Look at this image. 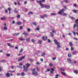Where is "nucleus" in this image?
Wrapping results in <instances>:
<instances>
[{"mask_svg":"<svg viewBox=\"0 0 78 78\" xmlns=\"http://www.w3.org/2000/svg\"><path fill=\"white\" fill-rule=\"evenodd\" d=\"M25 56H23L21 58H20V59L18 60L19 62H20V61H22V59H25Z\"/></svg>","mask_w":78,"mask_h":78,"instance_id":"5","label":"nucleus"},{"mask_svg":"<svg viewBox=\"0 0 78 78\" xmlns=\"http://www.w3.org/2000/svg\"><path fill=\"white\" fill-rule=\"evenodd\" d=\"M26 66H27L26 67L27 68H28L29 67V66H31V65L30 64H26Z\"/></svg>","mask_w":78,"mask_h":78,"instance_id":"12","label":"nucleus"},{"mask_svg":"<svg viewBox=\"0 0 78 78\" xmlns=\"http://www.w3.org/2000/svg\"><path fill=\"white\" fill-rule=\"evenodd\" d=\"M1 20H3V19H6V18L5 17H2L1 18Z\"/></svg>","mask_w":78,"mask_h":78,"instance_id":"43","label":"nucleus"},{"mask_svg":"<svg viewBox=\"0 0 78 78\" xmlns=\"http://www.w3.org/2000/svg\"><path fill=\"white\" fill-rule=\"evenodd\" d=\"M68 56L69 58H70L72 56V54H69L68 55Z\"/></svg>","mask_w":78,"mask_h":78,"instance_id":"31","label":"nucleus"},{"mask_svg":"<svg viewBox=\"0 0 78 78\" xmlns=\"http://www.w3.org/2000/svg\"><path fill=\"white\" fill-rule=\"evenodd\" d=\"M78 10H73V12H74V13H76L77 12V11Z\"/></svg>","mask_w":78,"mask_h":78,"instance_id":"28","label":"nucleus"},{"mask_svg":"<svg viewBox=\"0 0 78 78\" xmlns=\"http://www.w3.org/2000/svg\"><path fill=\"white\" fill-rule=\"evenodd\" d=\"M69 45L70 46V47H72V45H73V44H72V42H70L69 43Z\"/></svg>","mask_w":78,"mask_h":78,"instance_id":"30","label":"nucleus"},{"mask_svg":"<svg viewBox=\"0 0 78 78\" xmlns=\"http://www.w3.org/2000/svg\"><path fill=\"white\" fill-rule=\"evenodd\" d=\"M1 62H6V61L5 60H2L1 61Z\"/></svg>","mask_w":78,"mask_h":78,"instance_id":"21","label":"nucleus"},{"mask_svg":"<svg viewBox=\"0 0 78 78\" xmlns=\"http://www.w3.org/2000/svg\"><path fill=\"white\" fill-rule=\"evenodd\" d=\"M77 53V51H75L73 52V55H75V54H76V53Z\"/></svg>","mask_w":78,"mask_h":78,"instance_id":"18","label":"nucleus"},{"mask_svg":"<svg viewBox=\"0 0 78 78\" xmlns=\"http://www.w3.org/2000/svg\"><path fill=\"white\" fill-rule=\"evenodd\" d=\"M63 7L64 8H65V9H67V6L64 5Z\"/></svg>","mask_w":78,"mask_h":78,"instance_id":"61","label":"nucleus"},{"mask_svg":"<svg viewBox=\"0 0 78 78\" xmlns=\"http://www.w3.org/2000/svg\"><path fill=\"white\" fill-rule=\"evenodd\" d=\"M2 70V67H0V72H1Z\"/></svg>","mask_w":78,"mask_h":78,"instance_id":"57","label":"nucleus"},{"mask_svg":"<svg viewBox=\"0 0 78 78\" xmlns=\"http://www.w3.org/2000/svg\"><path fill=\"white\" fill-rule=\"evenodd\" d=\"M37 3H41L42 2V1H37Z\"/></svg>","mask_w":78,"mask_h":78,"instance_id":"29","label":"nucleus"},{"mask_svg":"<svg viewBox=\"0 0 78 78\" xmlns=\"http://www.w3.org/2000/svg\"><path fill=\"white\" fill-rule=\"evenodd\" d=\"M45 53L43 52V53H42L41 54V56H45Z\"/></svg>","mask_w":78,"mask_h":78,"instance_id":"37","label":"nucleus"},{"mask_svg":"<svg viewBox=\"0 0 78 78\" xmlns=\"http://www.w3.org/2000/svg\"><path fill=\"white\" fill-rule=\"evenodd\" d=\"M35 70H36V69H32V72H35Z\"/></svg>","mask_w":78,"mask_h":78,"instance_id":"54","label":"nucleus"},{"mask_svg":"<svg viewBox=\"0 0 78 78\" xmlns=\"http://www.w3.org/2000/svg\"><path fill=\"white\" fill-rule=\"evenodd\" d=\"M23 34H24L25 36H28V33L26 32H24L23 33Z\"/></svg>","mask_w":78,"mask_h":78,"instance_id":"13","label":"nucleus"},{"mask_svg":"<svg viewBox=\"0 0 78 78\" xmlns=\"http://www.w3.org/2000/svg\"><path fill=\"white\" fill-rule=\"evenodd\" d=\"M21 75L22 76H25V73L24 72H22L21 73Z\"/></svg>","mask_w":78,"mask_h":78,"instance_id":"19","label":"nucleus"},{"mask_svg":"<svg viewBox=\"0 0 78 78\" xmlns=\"http://www.w3.org/2000/svg\"><path fill=\"white\" fill-rule=\"evenodd\" d=\"M23 68L25 72H28V68L25 67V66H23Z\"/></svg>","mask_w":78,"mask_h":78,"instance_id":"4","label":"nucleus"},{"mask_svg":"<svg viewBox=\"0 0 78 78\" xmlns=\"http://www.w3.org/2000/svg\"><path fill=\"white\" fill-rule=\"evenodd\" d=\"M56 59V57H53L52 58V59L53 61H54V60H55V59Z\"/></svg>","mask_w":78,"mask_h":78,"instance_id":"42","label":"nucleus"},{"mask_svg":"<svg viewBox=\"0 0 78 78\" xmlns=\"http://www.w3.org/2000/svg\"><path fill=\"white\" fill-rule=\"evenodd\" d=\"M19 39L21 41H23V38H20Z\"/></svg>","mask_w":78,"mask_h":78,"instance_id":"40","label":"nucleus"},{"mask_svg":"<svg viewBox=\"0 0 78 78\" xmlns=\"http://www.w3.org/2000/svg\"><path fill=\"white\" fill-rule=\"evenodd\" d=\"M30 41V38H28L26 40V41H27V42H29V41Z\"/></svg>","mask_w":78,"mask_h":78,"instance_id":"33","label":"nucleus"},{"mask_svg":"<svg viewBox=\"0 0 78 78\" xmlns=\"http://www.w3.org/2000/svg\"><path fill=\"white\" fill-rule=\"evenodd\" d=\"M65 11V9H62V10H61L60 11L58 12V14H62L63 12Z\"/></svg>","mask_w":78,"mask_h":78,"instance_id":"2","label":"nucleus"},{"mask_svg":"<svg viewBox=\"0 0 78 78\" xmlns=\"http://www.w3.org/2000/svg\"><path fill=\"white\" fill-rule=\"evenodd\" d=\"M43 16L44 17H47V15H46V14H44Z\"/></svg>","mask_w":78,"mask_h":78,"instance_id":"46","label":"nucleus"},{"mask_svg":"<svg viewBox=\"0 0 78 78\" xmlns=\"http://www.w3.org/2000/svg\"><path fill=\"white\" fill-rule=\"evenodd\" d=\"M7 44L9 46V47H12V48H13V47H14V46L11 45L9 43H7Z\"/></svg>","mask_w":78,"mask_h":78,"instance_id":"11","label":"nucleus"},{"mask_svg":"<svg viewBox=\"0 0 78 78\" xmlns=\"http://www.w3.org/2000/svg\"><path fill=\"white\" fill-rule=\"evenodd\" d=\"M10 55H11V54H8L6 55L7 56H8V57H9V56H10Z\"/></svg>","mask_w":78,"mask_h":78,"instance_id":"47","label":"nucleus"},{"mask_svg":"<svg viewBox=\"0 0 78 78\" xmlns=\"http://www.w3.org/2000/svg\"><path fill=\"white\" fill-rule=\"evenodd\" d=\"M49 66L50 67H52L53 66V64L51 63H50L49 64Z\"/></svg>","mask_w":78,"mask_h":78,"instance_id":"50","label":"nucleus"},{"mask_svg":"<svg viewBox=\"0 0 78 78\" xmlns=\"http://www.w3.org/2000/svg\"><path fill=\"white\" fill-rule=\"evenodd\" d=\"M36 30H37V31H39L40 30V29H39V28H36Z\"/></svg>","mask_w":78,"mask_h":78,"instance_id":"64","label":"nucleus"},{"mask_svg":"<svg viewBox=\"0 0 78 78\" xmlns=\"http://www.w3.org/2000/svg\"><path fill=\"white\" fill-rule=\"evenodd\" d=\"M51 71L50 72L51 73H53V71H54V69L53 68H51Z\"/></svg>","mask_w":78,"mask_h":78,"instance_id":"16","label":"nucleus"},{"mask_svg":"<svg viewBox=\"0 0 78 78\" xmlns=\"http://www.w3.org/2000/svg\"><path fill=\"white\" fill-rule=\"evenodd\" d=\"M19 34H20V33H17V34H13V36H18V35H19Z\"/></svg>","mask_w":78,"mask_h":78,"instance_id":"14","label":"nucleus"},{"mask_svg":"<svg viewBox=\"0 0 78 78\" xmlns=\"http://www.w3.org/2000/svg\"><path fill=\"white\" fill-rule=\"evenodd\" d=\"M30 61V62H33V59H32L31 58H29L28 59Z\"/></svg>","mask_w":78,"mask_h":78,"instance_id":"24","label":"nucleus"},{"mask_svg":"<svg viewBox=\"0 0 78 78\" xmlns=\"http://www.w3.org/2000/svg\"><path fill=\"white\" fill-rule=\"evenodd\" d=\"M5 75L6 77H9L10 76V74L9 73H7L5 74Z\"/></svg>","mask_w":78,"mask_h":78,"instance_id":"9","label":"nucleus"},{"mask_svg":"<svg viewBox=\"0 0 78 78\" xmlns=\"http://www.w3.org/2000/svg\"><path fill=\"white\" fill-rule=\"evenodd\" d=\"M37 71H40V69H39V68H37Z\"/></svg>","mask_w":78,"mask_h":78,"instance_id":"51","label":"nucleus"},{"mask_svg":"<svg viewBox=\"0 0 78 78\" xmlns=\"http://www.w3.org/2000/svg\"><path fill=\"white\" fill-rule=\"evenodd\" d=\"M40 16L41 17V19H44V16Z\"/></svg>","mask_w":78,"mask_h":78,"instance_id":"56","label":"nucleus"},{"mask_svg":"<svg viewBox=\"0 0 78 78\" xmlns=\"http://www.w3.org/2000/svg\"><path fill=\"white\" fill-rule=\"evenodd\" d=\"M15 23V21H14V20L12 22V24H14Z\"/></svg>","mask_w":78,"mask_h":78,"instance_id":"60","label":"nucleus"},{"mask_svg":"<svg viewBox=\"0 0 78 78\" xmlns=\"http://www.w3.org/2000/svg\"><path fill=\"white\" fill-rule=\"evenodd\" d=\"M40 5L41 6V8H44V5L42 3H40Z\"/></svg>","mask_w":78,"mask_h":78,"instance_id":"15","label":"nucleus"},{"mask_svg":"<svg viewBox=\"0 0 78 78\" xmlns=\"http://www.w3.org/2000/svg\"><path fill=\"white\" fill-rule=\"evenodd\" d=\"M17 76H20V74L19 73H18L17 74Z\"/></svg>","mask_w":78,"mask_h":78,"instance_id":"58","label":"nucleus"},{"mask_svg":"<svg viewBox=\"0 0 78 78\" xmlns=\"http://www.w3.org/2000/svg\"><path fill=\"white\" fill-rule=\"evenodd\" d=\"M71 47V51H72V50H74V48H73V47H72V46Z\"/></svg>","mask_w":78,"mask_h":78,"instance_id":"45","label":"nucleus"},{"mask_svg":"<svg viewBox=\"0 0 78 78\" xmlns=\"http://www.w3.org/2000/svg\"><path fill=\"white\" fill-rule=\"evenodd\" d=\"M60 70H62V71H63V72H64L65 71V69H60Z\"/></svg>","mask_w":78,"mask_h":78,"instance_id":"41","label":"nucleus"},{"mask_svg":"<svg viewBox=\"0 0 78 78\" xmlns=\"http://www.w3.org/2000/svg\"><path fill=\"white\" fill-rule=\"evenodd\" d=\"M60 15H61L62 16H66L67 15V14L64 12H63L61 14H60Z\"/></svg>","mask_w":78,"mask_h":78,"instance_id":"7","label":"nucleus"},{"mask_svg":"<svg viewBox=\"0 0 78 78\" xmlns=\"http://www.w3.org/2000/svg\"><path fill=\"white\" fill-rule=\"evenodd\" d=\"M27 31H28V32H30V31H31V30H30V28H28L27 29Z\"/></svg>","mask_w":78,"mask_h":78,"instance_id":"39","label":"nucleus"},{"mask_svg":"<svg viewBox=\"0 0 78 78\" xmlns=\"http://www.w3.org/2000/svg\"><path fill=\"white\" fill-rule=\"evenodd\" d=\"M75 22L76 24H77L78 23V19H76L75 20Z\"/></svg>","mask_w":78,"mask_h":78,"instance_id":"23","label":"nucleus"},{"mask_svg":"<svg viewBox=\"0 0 78 78\" xmlns=\"http://www.w3.org/2000/svg\"><path fill=\"white\" fill-rule=\"evenodd\" d=\"M23 29V27L22 26L20 27V30H22Z\"/></svg>","mask_w":78,"mask_h":78,"instance_id":"53","label":"nucleus"},{"mask_svg":"<svg viewBox=\"0 0 78 78\" xmlns=\"http://www.w3.org/2000/svg\"><path fill=\"white\" fill-rule=\"evenodd\" d=\"M8 11H11V8H8Z\"/></svg>","mask_w":78,"mask_h":78,"instance_id":"55","label":"nucleus"},{"mask_svg":"<svg viewBox=\"0 0 78 78\" xmlns=\"http://www.w3.org/2000/svg\"><path fill=\"white\" fill-rule=\"evenodd\" d=\"M74 73H76V74H77L78 73V71L76 70H75L74 71Z\"/></svg>","mask_w":78,"mask_h":78,"instance_id":"22","label":"nucleus"},{"mask_svg":"<svg viewBox=\"0 0 78 78\" xmlns=\"http://www.w3.org/2000/svg\"><path fill=\"white\" fill-rule=\"evenodd\" d=\"M51 15L52 16H55V15H56V13H51Z\"/></svg>","mask_w":78,"mask_h":78,"instance_id":"38","label":"nucleus"},{"mask_svg":"<svg viewBox=\"0 0 78 78\" xmlns=\"http://www.w3.org/2000/svg\"><path fill=\"white\" fill-rule=\"evenodd\" d=\"M42 39L44 41H46L47 39V37L46 36H44L43 37Z\"/></svg>","mask_w":78,"mask_h":78,"instance_id":"8","label":"nucleus"},{"mask_svg":"<svg viewBox=\"0 0 78 78\" xmlns=\"http://www.w3.org/2000/svg\"><path fill=\"white\" fill-rule=\"evenodd\" d=\"M67 61L69 63H70V62H71L72 61L71 60V59H70V58L68 59Z\"/></svg>","mask_w":78,"mask_h":78,"instance_id":"20","label":"nucleus"},{"mask_svg":"<svg viewBox=\"0 0 78 78\" xmlns=\"http://www.w3.org/2000/svg\"><path fill=\"white\" fill-rule=\"evenodd\" d=\"M50 34L51 36L52 37H53V34L51 33V32L50 33Z\"/></svg>","mask_w":78,"mask_h":78,"instance_id":"48","label":"nucleus"},{"mask_svg":"<svg viewBox=\"0 0 78 78\" xmlns=\"http://www.w3.org/2000/svg\"><path fill=\"white\" fill-rule=\"evenodd\" d=\"M54 42L55 44L57 45V49H58L60 47V44H59V42H58V41L56 40H54Z\"/></svg>","mask_w":78,"mask_h":78,"instance_id":"1","label":"nucleus"},{"mask_svg":"<svg viewBox=\"0 0 78 78\" xmlns=\"http://www.w3.org/2000/svg\"><path fill=\"white\" fill-rule=\"evenodd\" d=\"M32 74L34 75H35L36 76H37V72L36 71H35L34 72H32Z\"/></svg>","mask_w":78,"mask_h":78,"instance_id":"6","label":"nucleus"},{"mask_svg":"<svg viewBox=\"0 0 78 78\" xmlns=\"http://www.w3.org/2000/svg\"><path fill=\"white\" fill-rule=\"evenodd\" d=\"M18 5H19V6H20V5H21V4H20V2H18L17 3Z\"/></svg>","mask_w":78,"mask_h":78,"instance_id":"44","label":"nucleus"},{"mask_svg":"<svg viewBox=\"0 0 78 78\" xmlns=\"http://www.w3.org/2000/svg\"><path fill=\"white\" fill-rule=\"evenodd\" d=\"M72 32L73 33L74 36H76V34L75 33V32L72 31Z\"/></svg>","mask_w":78,"mask_h":78,"instance_id":"52","label":"nucleus"},{"mask_svg":"<svg viewBox=\"0 0 78 78\" xmlns=\"http://www.w3.org/2000/svg\"><path fill=\"white\" fill-rule=\"evenodd\" d=\"M64 1L66 3H68V1L67 0H65Z\"/></svg>","mask_w":78,"mask_h":78,"instance_id":"59","label":"nucleus"},{"mask_svg":"<svg viewBox=\"0 0 78 78\" xmlns=\"http://www.w3.org/2000/svg\"><path fill=\"white\" fill-rule=\"evenodd\" d=\"M34 14V13L32 12H30L28 13V14L29 15V14Z\"/></svg>","mask_w":78,"mask_h":78,"instance_id":"27","label":"nucleus"},{"mask_svg":"<svg viewBox=\"0 0 78 78\" xmlns=\"http://www.w3.org/2000/svg\"><path fill=\"white\" fill-rule=\"evenodd\" d=\"M22 52H23V49L22 48H21V49L20 51V53H22Z\"/></svg>","mask_w":78,"mask_h":78,"instance_id":"49","label":"nucleus"},{"mask_svg":"<svg viewBox=\"0 0 78 78\" xmlns=\"http://www.w3.org/2000/svg\"><path fill=\"white\" fill-rule=\"evenodd\" d=\"M16 9H17L16 8H15V10H14V12H15V13H17V12H18V11H16Z\"/></svg>","mask_w":78,"mask_h":78,"instance_id":"26","label":"nucleus"},{"mask_svg":"<svg viewBox=\"0 0 78 78\" xmlns=\"http://www.w3.org/2000/svg\"><path fill=\"white\" fill-rule=\"evenodd\" d=\"M31 41L32 42H33V43H34V42H36V41H35V40H34L33 39H32L31 40Z\"/></svg>","mask_w":78,"mask_h":78,"instance_id":"34","label":"nucleus"},{"mask_svg":"<svg viewBox=\"0 0 78 78\" xmlns=\"http://www.w3.org/2000/svg\"><path fill=\"white\" fill-rule=\"evenodd\" d=\"M44 7L45 8H46V9H50V5H44Z\"/></svg>","mask_w":78,"mask_h":78,"instance_id":"3","label":"nucleus"},{"mask_svg":"<svg viewBox=\"0 0 78 78\" xmlns=\"http://www.w3.org/2000/svg\"><path fill=\"white\" fill-rule=\"evenodd\" d=\"M20 15H18L17 16V17L18 18H20Z\"/></svg>","mask_w":78,"mask_h":78,"instance_id":"62","label":"nucleus"},{"mask_svg":"<svg viewBox=\"0 0 78 78\" xmlns=\"http://www.w3.org/2000/svg\"><path fill=\"white\" fill-rule=\"evenodd\" d=\"M48 42H49V43H50V42H51L50 40V39H48Z\"/></svg>","mask_w":78,"mask_h":78,"instance_id":"63","label":"nucleus"},{"mask_svg":"<svg viewBox=\"0 0 78 78\" xmlns=\"http://www.w3.org/2000/svg\"><path fill=\"white\" fill-rule=\"evenodd\" d=\"M77 27L78 28V24H74L73 26V28L75 29V27Z\"/></svg>","mask_w":78,"mask_h":78,"instance_id":"10","label":"nucleus"},{"mask_svg":"<svg viewBox=\"0 0 78 78\" xmlns=\"http://www.w3.org/2000/svg\"><path fill=\"white\" fill-rule=\"evenodd\" d=\"M41 40H40L38 41V43L39 44H41Z\"/></svg>","mask_w":78,"mask_h":78,"instance_id":"35","label":"nucleus"},{"mask_svg":"<svg viewBox=\"0 0 78 78\" xmlns=\"http://www.w3.org/2000/svg\"><path fill=\"white\" fill-rule=\"evenodd\" d=\"M33 24L35 26H36V25H37V23L35 22L33 23Z\"/></svg>","mask_w":78,"mask_h":78,"instance_id":"32","label":"nucleus"},{"mask_svg":"<svg viewBox=\"0 0 78 78\" xmlns=\"http://www.w3.org/2000/svg\"><path fill=\"white\" fill-rule=\"evenodd\" d=\"M61 73L62 74V75H65V76H66V73H65L61 72Z\"/></svg>","mask_w":78,"mask_h":78,"instance_id":"25","label":"nucleus"},{"mask_svg":"<svg viewBox=\"0 0 78 78\" xmlns=\"http://www.w3.org/2000/svg\"><path fill=\"white\" fill-rule=\"evenodd\" d=\"M7 29L8 27H4V30H7Z\"/></svg>","mask_w":78,"mask_h":78,"instance_id":"36","label":"nucleus"},{"mask_svg":"<svg viewBox=\"0 0 78 78\" xmlns=\"http://www.w3.org/2000/svg\"><path fill=\"white\" fill-rule=\"evenodd\" d=\"M16 24L18 25H22V23L20 22H18L17 23H16Z\"/></svg>","mask_w":78,"mask_h":78,"instance_id":"17","label":"nucleus"}]
</instances>
